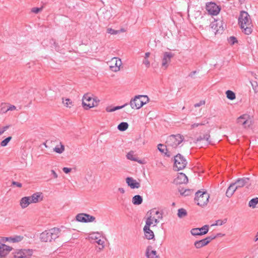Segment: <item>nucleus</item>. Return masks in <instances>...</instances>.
<instances>
[{"mask_svg": "<svg viewBox=\"0 0 258 258\" xmlns=\"http://www.w3.org/2000/svg\"><path fill=\"white\" fill-rule=\"evenodd\" d=\"M12 139V137H9L8 138H7L6 139H5V140H4L3 141H2L1 143V145L3 147H5L6 146L8 143L11 141V140Z\"/></svg>", "mask_w": 258, "mask_h": 258, "instance_id": "a19ab883", "label": "nucleus"}, {"mask_svg": "<svg viewBox=\"0 0 258 258\" xmlns=\"http://www.w3.org/2000/svg\"><path fill=\"white\" fill-rule=\"evenodd\" d=\"M220 10L221 8L219 6L214 2L208 3L206 4V10L211 15H217L219 13Z\"/></svg>", "mask_w": 258, "mask_h": 258, "instance_id": "9b49d317", "label": "nucleus"}, {"mask_svg": "<svg viewBox=\"0 0 258 258\" xmlns=\"http://www.w3.org/2000/svg\"><path fill=\"white\" fill-rule=\"evenodd\" d=\"M126 158L128 160H132V161H136V162H138L140 164H143L145 163V162L144 161H143V160L138 159V158H137L134 155V152H132V151L130 152L129 153H128L127 154Z\"/></svg>", "mask_w": 258, "mask_h": 258, "instance_id": "cd10ccee", "label": "nucleus"}, {"mask_svg": "<svg viewBox=\"0 0 258 258\" xmlns=\"http://www.w3.org/2000/svg\"><path fill=\"white\" fill-rule=\"evenodd\" d=\"M158 150L161 152V153H164L165 150L167 151L168 149H169L166 146H164L162 144H159L158 146Z\"/></svg>", "mask_w": 258, "mask_h": 258, "instance_id": "58836bf2", "label": "nucleus"}, {"mask_svg": "<svg viewBox=\"0 0 258 258\" xmlns=\"http://www.w3.org/2000/svg\"><path fill=\"white\" fill-rule=\"evenodd\" d=\"M62 170L65 173H69L71 171L72 169L68 167H63Z\"/></svg>", "mask_w": 258, "mask_h": 258, "instance_id": "603ef678", "label": "nucleus"}, {"mask_svg": "<svg viewBox=\"0 0 258 258\" xmlns=\"http://www.w3.org/2000/svg\"><path fill=\"white\" fill-rule=\"evenodd\" d=\"M132 202L135 205H141L143 202V198L140 195H136L133 198Z\"/></svg>", "mask_w": 258, "mask_h": 258, "instance_id": "c756f323", "label": "nucleus"}, {"mask_svg": "<svg viewBox=\"0 0 258 258\" xmlns=\"http://www.w3.org/2000/svg\"><path fill=\"white\" fill-rule=\"evenodd\" d=\"M258 203V198H255L251 199L248 203V206L250 207L254 208L256 207V204Z\"/></svg>", "mask_w": 258, "mask_h": 258, "instance_id": "e433bc0d", "label": "nucleus"}, {"mask_svg": "<svg viewBox=\"0 0 258 258\" xmlns=\"http://www.w3.org/2000/svg\"><path fill=\"white\" fill-rule=\"evenodd\" d=\"M118 31H119V33L125 32V30L124 28H121V29H120V30H119Z\"/></svg>", "mask_w": 258, "mask_h": 258, "instance_id": "052dcab7", "label": "nucleus"}, {"mask_svg": "<svg viewBox=\"0 0 258 258\" xmlns=\"http://www.w3.org/2000/svg\"><path fill=\"white\" fill-rule=\"evenodd\" d=\"M236 39L235 37L233 36H231L229 38V42L231 43V44H234L235 42H236Z\"/></svg>", "mask_w": 258, "mask_h": 258, "instance_id": "09e8293b", "label": "nucleus"}, {"mask_svg": "<svg viewBox=\"0 0 258 258\" xmlns=\"http://www.w3.org/2000/svg\"><path fill=\"white\" fill-rule=\"evenodd\" d=\"M238 24L245 34L249 35L252 31V24L250 16L247 12L242 11L240 12L238 18Z\"/></svg>", "mask_w": 258, "mask_h": 258, "instance_id": "f257e3e1", "label": "nucleus"}, {"mask_svg": "<svg viewBox=\"0 0 258 258\" xmlns=\"http://www.w3.org/2000/svg\"><path fill=\"white\" fill-rule=\"evenodd\" d=\"M205 104V101L204 100H201L199 103H196L194 105V106L195 107H200L203 105H204Z\"/></svg>", "mask_w": 258, "mask_h": 258, "instance_id": "c03bdc74", "label": "nucleus"}, {"mask_svg": "<svg viewBox=\"0 0 258 258\" xmlns=\"http://www.w3.org/2000/svg\"><path fill=\"white\" fill-rule=\"evenodd\" d=\"M150 226L145 225L144 227V232L145 237L149 240L153 239L154 238V234L152 230L150 228Z\"/></svg>", "mask_w": 258, "mask_h": 258, "instance_id": "b1692460", "label": "nucleus"}, {"mask_svg": "<svg viewBox=\"0 0 258 258\" xmlns=\"http://www.w3.org/2000/svg\"><path fill=\"white\" fill-rule=\"evenodd\" d=\"M76 220L84 223L92 222L95 220V217L87 214L80 213L77 215Z\"/></svg>", "mask_w": 258, "mask_h": 258, "instance_id": "ddd939ff", "label": "nucleus"}, {"mask_svg": "<svg viewBox=\"0 0 258 258\" xmlns=\"http://www.w3.org/2000/svg\"><path fill=\"white\" fill-rule=\"evenodd\" d=\"M174 56V54L170 52H165L163 53V57L162 58V68H164V70H166L169 63L171 61V59Z\"/></svg>", "mask_w": 258, "mask_h": 258, "instance_id": "2eb2a0df", "label": "nucleus"}, {"mask_svg": "<svg viewBox=\"0 0 258 258\" xmlns=\"http://www.w3.org/2000/svg\"><path fill=\"white\" fill-rule=\"evenodd\" d=\"M16 109V107L13 105H10L7 108V110L13 111Z\"/></svg>", "mask_w": 258, "mask_h": 258, "instance_id": "3c124183", "label": "nucleus"}, {"mask_svg": "<svg viewBox=\"0 0 258 258\" xmlns=\"http://www.w3.org/2000/svg\"><path fill=\"white\" fill-rule=\"evenodd\" d=\"M165 153V154H166L167 156H168V157H169V156H170V155H169V154H167V153Z\"/></svg>", "mask_w": 258, "mask_h": 258, "instance_id": "0e129e2a", "label": "nucleus"}, {"mask_svg": "<svg viewBox=\"0 0 258 258\" xmlns=\"http://www.w3.org/2000/svg\"><path fill=\"white\" fill-rule=\"evenodd\" d=\"M122 64L121 60L118 57H113L110 61V69L114 72H118L120 70V67Z\"/></svg>", "mask_w": 258, "mask_h": 258, "instance_id": "dca6fc26", "label": "nucleus"}, {"mask_svg": "<svg viewBox=\"0 0 258 258\" xmlns=\"http://www.w3.org/2000/svg\"><path fill=\"white\" fill-rule=\"evenodd\" d=\"M210 136L209 133H206L203 136H200L197 139V143H200L201 142H203L205 145H207L211 144V141L210 139Z\"/></svg>", "mask_w": 258, "mask_h": 258, "instance_id": "5701e85b", "label": "nucleus"}, {"mask_svg": "<svg viewBox=\"0 0 258 258\" xmlns=\"http://www.w3.org/2000/svg\"><path fill=\"white\" fill-rule=\"evenodd\" d=\"M146 255L147 258H160L159 255H157L156 251L152 250L151 246L147 248Z\"/></svg>", "mask_w": 258, "mask_h": 258, "instance_id": "393cba45", "label": "nucleus"}, {"mask_svg": "<svg viewBox=\"0 0 258 258\" xmlns=\"http://www.w3.org/2000/svg\"><path fill=\"white\" fill-rule=\"evenodd\" d=\"M143 63L146 66L147 68H149L150 66V62L147 58H145L143 61Z\"/></svg>", "mask_w": 258, "mask_h": 258, "instance_id": "49530a36", "label": "nucleus"}, {"mask_svg": "<svg viewBox=\"0 0 258 258\" xmlns=\"http://www.w3.org/2000/svg\"><path fill=\"white\" fill-rule=\"evenodd\" d=\"M191 192H192V191H191L190 189H186L184 190V191L183 192H180V194L182 195L186 196H188V195L190 194V193Z\"/></svg>", "mask_w": 258, "mask_h": 258, "instance_id": "a18cd8bd", "label": "nucleus"}, {"mask_svg": "<svg viewBox=\"0 0 258 258\" xmlns=\"http://www.w3.org/2000/svg\"><path fill=\"white\" fill-rule=\"evenodd\" d=\"M257 240H258V232L256 233L255 236V240L254 241H256Z\"/></svg>", "mask_w": 258, "mask_h": 258, "instance_id": "680f3d73", "label": "nucleus"}, {"mask_svg": "<svg viewBox=\"0 0 258 258\" xmlns=\"http://www.w3.org/2000/svg\"><path fill=\"white\" fill-rule=\"evenodd\" d=\"M29 197L30 199L31 203H37L42 201L43 196L42 192H37Z\"/></svg>", "mask_w": 258, "mask_h": 258, "instance_id": "4be33fe9", "label": "nucleus"}, {"mask_svg": "<svg viewBox=\"0 0 258 258\" xmlns=\"http://www.w3.org/2000/svg\"><path fill=\"white\" fill-rule=\"evenodd\" d=\"M209 198V195L206 191L199 190L196 193L195 200L197 205L202 207L207 204Z\"/></svg>", "mask_w": 258, "mask_h": 258, "instance_id": "39448f33", "label": "nucleus"}, {"mask_svg": "<svg viewBox=\"0 0 258 258\" xmlns=\"http://www.w3.org/2000/svg\"><path fill=\"white\" fill-rule=\"evenodd\" d=\"M186 215H187V212L185 209H184L183 208L178 209V213H177V216L179 218H182L183 217H185Z\"/></svg>", "mask_w": 258, "mask_h": 258, "instance_id": "f704fd0d", "label": "nucleus"}, {"mask_svg": "<svg viewBox=\"0 0 258 258\" xmlns=\"http://www.w3.org/2000/svg\"><path fill=\"white\" fill-rule=\"evenodd\" d=\"M226 95L227 98L231 100H233L235 98V93L231 90H227L226 92Z\"/></svg>", "mask_w": 258, "mask_h": 258, "instance_id": "c9c22d12", "label": "nucleus"}, {"mask_svg": "<svg viewBox=\"0 0 258 258\" xmlns=\"http://www.w3.org/2000/svg\"><path fill=\"white\" fill-rule=\"evenodd\" d=\"M10 125H6L5 126H3L2 128H3V132L4 133L5 131H6L9 127H10Z\"/></svg>", "mask_w": 258, "mask_h": 258, "instance_id": "4d7b16f0", "label": "nucleus"}, {"mask_svg": "<svg viewBox=\"0 0 258 258\" xmlns=\"http://www.w3.org/2000/svg\"><path fill=\"white\" fill-rule=\"evenodd\" d=\"M126 182L131 188H139L140 187V182L137 181L133 177H128L125 179Z\"/></svg>", "mask_w": 258, "mask_h": 258, "instance_id": "412c9836", "label": "nucleus"}, {"mask_svg": "<svg viewBox=\"0 0 258 258\" xmlns=\"http://www.w3.org/2000/svg\"><path fill=\"white\" fill-rule=\"evenodd\" d=\"M209 123L208 119L204 118L203 120L199 123H195L190 125V130H192L195 127H197L200 125H205Z\"/></svg>", "mask_w": 258, "mask_h": 258, "instance_id": "c85d7f7f", "label": "nucleus"}, {"mask_svg": "<svg viewBox=\"0 0 258 258\" xmlns=\"http://www.w3.org/2000/svg\"><path fill=\"white\" fill-rule=\"evenodd\" d=\"M6 105L4 104V106H3L2 108H1V111L3 112V113H6L8 111V110H7V108L8 107H6Z\"/></svg>", "mask_w": 258, "mask_h": 258, "instance_id": "5fc2aeb1", "label": "nucleus"}, {"mask_svg": "<svg viewBox=\"0 0 258 258\" xmlns=\"http://www.w3.org/2000/svg\"><path fill=\"white\" fill-rule=\"evenodd\" d=\"M95 100L93 99L88 94L84 95L82 99V105L86 109H88L97 105V103L94 104Z\"/></svg>", "mask_w": 258, "mask_h": 258, "instance_id": "9d476101", "label": "nucleus"}, {"mask_svg": "<svg viewBox=\"0 0 258 258\" xmlns=\"http://www.w3.org/2000/svg\"><path fill=\"white\" fill-rule=\"evenodd\" d=\"M42 10V8H33L32 9L31 11L35 14H37L39 13L40 11H41Z\"/></svg>", "mask_w": 258, "mask_h": 258, "instance_id": "de8ad7c7", "label": "nucleus"}, {"mask_svg": "<svg viewBox=\"0 0 258 258\" xmlns=\"http://www.w3.org/2000/svg\"><path fill=\"white\" fill-rule=\"evenodd\" d=\"M4 133L3 131V128H1L0 127V136L1 135H2Z\"/></svg>", "mask_w": 258, "mask_h": 258, "instance_id": "e2e57ef3", "label": "nucleus"}, {"mask_svg": "<svg viewBox=\"0 0 258 258\" xmlns=\"http://www.w3.org/2000/svg\"><path fill=\"white\" fill-rule=\"evenodd\" d=\"M30 204V199L29 197H25L22 198L20 202V205L22 209L27 207Z\"/></svg>", "mask_w": 258, "mask_h": 258, "instance_id": "bb28decb", "label": "nucleus"}, {"mask_svg": "<svg viewBox=\"0 0 258 258\" xmlns=\"http://www.w3.org/2000/svg\"><path fill=\"white\" fill-rule=\"evenodd\" d=\"M100 237L101 235L99 232L92 233L90 234L88 239L96 240V242L98 244L102 246V248L101 249H102L104 247V241L100 239Z\"/></svg>", "mask_w": 258, "mask_h": 258, "instance_id": "6ab92c4d", "label": "nucleus"}, {"mask_svg": "<svg viewBox=\"0 0 258 258\" xmlns=\"http://www.w3.org/2000/svg\"><path fill=\"white\" fill-rule=\"evenodd\" d=\"M237 122L239 124L242 125L244 127L249 126L250 124L249 115L246 114L241 115L237 118Z\"/></svg>", "mask_w": 258, "mask_h": 258, "instance_id": "a211bd4d", "label": "nucleus"}, {"mask_svg": "<svg viewBox=\"0 0 258 258\" xmlns=\"http://www.w3.org/2000/svg\"><path fill=\"white\" fill-rule=\"evenodd\" d=\"M24 237L21 235H14L9 237H0V245L1 247H2L1 245L8 246L5 244V243L7 242L11 243H18L22 241Z\"/></svg>", "mask_w": 258, "mask_h": 258, "instance_id": "1a4fd4ad", "label": "nucleus"}, {"mask_svg": "<svg viewBox=\"0 0 258 258\" xmlns=\"http://www.w3.org/2000/svg\"><path fill=\"white\" fill-rule=\"evenodd\" d=\"M183 137L180 134L171 135L166 141L167 147L169 149L170 147L175 148L183 141Z\"/></svg>", "mask_w": 258, "mask_h": 258, "instance_id": "423d86ee", "label": "nucleus"}, {"mask_svg": "<svg viewBox=\"0 0 258 258\" xmlns=\"http://www.w3.org/2000/svg\"><path fill=\"white\" fill-rule=\"evenodd\" d=\"M236 189H238V188L235 184L234 183H231L226 192V196L228 198H230L232 196Z\"/></svg>", "mask_w": 258, "mask_h": 258, "instance_id": "a878e982", "label": "nucleus"}, {"mask_svg": "<svg viewBox=\"0 0 258 258\" xmlns=\"http://www.w3.org/2000/svg\"><path fill=\"white\" fill-rule=\"evenodd\" d=\"M209 230L208 225H205L201 228H192L190 230L191 234L194 236H201L207 234Z\"/></svg>", "mask_w": 258, "mask_h": 258, "instance_id": "4468645a", "label": "nucleus"}, {"mask_svg": "<svg viewBox=\"0 0 258 258\" xmlns=\"http://www.w3.org/2000/svg\"><path fill=\"white\" fill-rule=\"evenodd\" d=\"M12 254L13 258H30L33 254V251L29 249H17Z\"/></svg>", "mask_w": 258, "mask_h": 258, "instance_id": "6e6552de", "label": "nucleus"}, {"mask_svg": "<svg viewBox=\"0 0 258 258\" xmlns=\"http://www.w3.org/2000/svg\"><path fill=\"white\" fill-rule=\"evenodd\" d=\"M148 217L146 220V225L155 226L159 222L158 219H162V214L158 211L152 210L148 212Z\"/></svg>", "mask_w": 258, "mask_h": 258, "instance_id": "7ed1b4c3", "label": "nucleus"}, {"mask_svg": "<svg viewBox=\"0 0 258 258\" xmlns=\"http://www.w3.org/2000/svg\"><path fill=\"white\" fill-rule=\"evenodd\" d=\"M211 27L215 34L222 33L224 29L223 23L221 20H217L212 22L211 24Z\"/></svg>", "mask_w": 258, "mask_h": 258, "instance_id": "f8f14e48", "label": "nucleus"}, {"mask_svg": "<svg viewBox=\"0 0 258 258\" xmlns=\"http://www.w3.org/2000/svg\"><path fill=\"white\" fill-rule=\"evenodd\" d=\"M12 184L13 185L16 186L17 187H21L22 186V184L21 183L16 182V181H13L12 182Z\"/></svg>", "mask_w": 258, "mask_h": 258, "instance_id": "8fccbe9b", "label": "nucleus"}, {"mask_svg": "<svg viewBox=\"0 0 258 258\" xmlns=\"http://www.w3.org/2000/svg\"><path fill=\"white\" fill-rule=\"evenodd\" d=\"M227 222V219H225L223 220H218L216 221V223L214 225H222L223 224L226 223Z\"/></svg>", "mask_w": 258, "mask_h": 258, "instance_id": "37998d69", "label": "nucleus"}, {"mask_svg": "<svg viewBox=\"0 0 258 258\" xmlns=\"http://www.w3.org/2000/svg\"><path fill=\"white\" fill-rule=\"evenodd\" d=\"M53 151L57 153L61 154L64 151V146L60 142L59 145L56 146L53 149Z\"/></svg>", "mask_w": 258, "mask_h": 258, "instance_id": "2f4dec72", "label": "nucleus"}, {"mask_svg": "<svg viewBox=\"0 0 258 258\" xmlns=\"http://www.w3.org/2000/svg\"><path fill=\"white\" fill-rule=\"evenodd\" d=\"M60 230L58 228H51L45 230L40 235V239L42 242H50L59 236Z\"/></svg>", "mask_w": 258, "mask_h": 258, "instance_id": "f03ea898", "label": "nucleus"}, {"mask_svg": "<svg viewBox=\"0 0 258 258\" xmlns=\"http://www.w3.org/2000/svg\"><path fill=\"white\" fill-rule=\"evenodd\" d=\"M150 53L148 52H146L145 54V58H147L150 56Z\"/></svg>", "mask_w": 258, "mask_h": 258, "instance_id": "bf43d9fd", "label": "nucleus"}, {"mask_svg": "<svg viewBox=\"0 0 258 258\" xmlns=\"http://www.w3.org/2000/svg\"><path fill=\"white\" fill-rule=\"evenodd\" d=\"M118 190L120 192L121 194H124L125 192V190L123 188H122V187H119L118 189Z\"/></svg>", "mask_w": 258, "mask_h": 258, "instance_id": "13d9d810", "label": "nucleus"}, {"mask_svg": "<svg viewBox=\"0 0 258 258\" xmlns=\"http://www.w3.org/2000/svg\"><path fill=\"white\" fill-rule=\"evenodd\" d=\"M216 237L215 235H211L210 236L207 237L206 238L202 239L201 240L203 242L204 245H207L212 240L214 239Z\"/></svg>", "mask_w": 258, "mask_h": 258, "instance_id": "473e14b6", "label": "nucleus"}, {"mask_svg": "<svg viewBox=\"0 0 258 258\" xmlns=\"http://www.w3.org/2000/svg\"><path fill=\"white\" fill-rule=\"evenodd\" d=\"M188 182V178L186 175L183 173H179L175 178L174 182L177 184L186 183Z\"/></svg>", "mask_w": 258, "mask_h": 258, "instance_id": "aec40b11", "label": "nucleus"}, {"mask_svg": "<svg viewBox=\"0 0 258 258\" xmlns=\"http://www.w3.org/2000/svg\"><path fill=\"white\" fill-rule=\"evenodd\" d=\"M149 101V98L146 95L136 96L130 101V105L133 109H140L147 102Z\"/></svg>", "mask_w": 258, "mask_h": 258, "instance_id": "20e7f679", "label": "nucleus"}, {"mask_svg": "<svg viewBox=\"0 0 258 258\" xmlns=\"http://www.w3.org/2000/svg\"><path fill=\"white\" fill-rule=\"evenodd\" d=\"M194 245L197 248H200L205 246L201 240L195 241Z\"/></svg>", "mask_w": 258, "mask_h": 258, "instance_id": "ea45409f", "label": "nucleus"}, {"mask_svg": "<svg viewBox=\"0 0 258 258\" xmlns=\"http://www.w3.org/2000/svg\"><path fill=\"white\" fill-rule=\"evenodd\" d=\"M197 72L196 71H192L188 75V76L189 77L192 78L197 73Z\"/></svg>", "mask_w": 258, "mask_h": 258, "instance_id": "6e6d98bb", "label": "nucleus"}, {"mask_svg": "<svg viewBox=\"0 0 258 258\" xmlns=\"http://www.w3.org/2000/svg\"><path fill=\"white\" fill-rule=\"evenodd\" d=\"M126 105H127V104H124L123 105H122V106H117L113 107H112L111 106H107L106 108V111L107 112H113V111H114L115 110L121 109V108H122L123 107H124Z\"/></svg>", "mask_w": 258, "mask_h": 258, "instance_id": "7c9ffc66", "label": "nucleus"}, {"mask_svg": "<svg viewBox=\"0 0 258 258\" xmlns=\"http://www.w3.org/2000/svg\"><path fill=\"white\" fill-rule=\"evenodd\" d=\"M187 163L186 160L181 154H178L174 156V165L177 170L184 169L186 167Z\"/></svg>", "mask_w": 258, "mask_h": 258, "instance_id": "0eeeda50", "label": "nucleus"}, {"mask_svg": "<svg viewBox=\"0 0 258 258\" xmlns=\"http://www.w3.org/2000/svg\"><path fill=\"white\" fill-rule=\"evenodd\" d=\"M128 126V124L127 122H122L118 125L117 128L120 131H125Z\"/></svg>", "mask_w": 258, "mask_h": 258, "instance_id": "72a5a7b5", "label": "nucleus"}, {"mask_svg": "<svg viewBox=\"0 0 258 258\" xmlns=\"http://www.w3.org/2000/svg\"><path fill=\"white\" fill-rule=\"evenodd\" d=\"M63 103L64 106L67 107L71 108L72 106H73V102L72 100L69 98L66 99L64 100H63Z\"/></svg>", "mask_w": 258, "mask_h": 258, "instance_id": "4c0bfd02", "label": "nucleus"}, {"mask_svg": "<svg viewBox=\"0 0 258 258\" xmlns=\"http://www.w3.org/2000/svg\"><path fill=\"white\" fill-rule=\"evenodd\" d=\"M238 189L246 186L248 187L251 185L249 178L248 177L238 178L234 182Z\"/></svg>", "mask_w": 258, "mask_h": 258, "instance_id": "f3484780", "label": "nucleus"}, {"mask_svg": "<svg viewBox=\"0 0 258 258\" xmlns=\"http://www.w3.org/2000/svg\"><path fill=\"white\" fill-rule=\"evenodd\" d=\"M107 32L112 35H116L119 33V31L115 30L110 28H108L107 29Z\"/></svg>", "mask_w": 258, "mask_h": 258, "instance_id": "79ce46f5", "label": "nucleus"}, {"mask_svg": "<svg viewBox=\"0 0 258 258\" xmlns=\"http://www.w3.org/2000/svg\"><path fill=\"white\" fill-rule=\"evenodd\" d=\"M51 172L54 178H57L58 177L57 174L55 172L54 170H51Z\"/></svg>", "mask_w": 258, "mask_h": 258, "instance_id": "864d4df0", "label": "nucleus"}]
</instances>
